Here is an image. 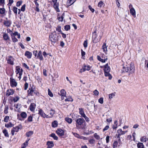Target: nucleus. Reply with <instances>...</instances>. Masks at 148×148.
Masks as SVG:
<instances>
[{
    "label": "nucleus",
    "instance_id": "nucleus-49",
    "mask_svg": "<svg viewBox=\"0 0 148 148\" xmlns=\"http://www.w3.org/2000/svg\"><path fill=\"white\" fill-rule=\"evenodd\" d=\"M48 95L51 97H52L53 96V95L49 89H48Z\"/></svg>",
    "mask_w": 148,
    "mask_h": 148
},
{
    "label": "nucleus",
    "instance_id": "nucleus-60",
    "mask_svg": "<svg viewBox=\"0 0 148 148\" xmlns=\"http://www.w3.org/2000/svg\"><path fill=\"white\" fill-rule=\"evenodd\" d=\"M118 144V142L117 141H114V142L113 143V147L115 148L117 147V145Z\"/></svg>",
    "mask_w": 148,
    "mask_h": 148
},
{
    "label": "nucleus",
    "instance_id": "nucleus-13",
    "mask_svg": "<svg viewBox=\"0 0 148 148\" xmlns=\"http://www.w3.org/2000/svg\"><path fill=\"white\" fill-rule=\"evenodd\" d=\"M14 58L11 56L9 57L8 60H7L8 63L11 65L14 64V62L13 61Z\"/></svg>",
    "mask_w": 148,
    "mask_h": 148
},
{
    "label": "nucleus",
    "instance_id": "nucleus-57",
    "mask_svg": "<svg viewBox=\"0 0 148 148\" xmlns=\"http://www.w3.org/2000/svg\"><path fill=\"white\" fill-rule=\"evenodd\" d=\"M9 3L7 4V5L9 6H11L14 2L13 0H8Z\"/></svg>",
    "mask_w": 148,
    "mask_h": 148
},
{
    "label": "nucleus",
    "instance_id": "nucleus-1",
    "mask_svg": "<svg viewBox=\"0 0 148 148\" xmlns=\"http://www.w3.org/2000/svg\"><path fill=\"white\" fill-rule=\"evenodd\" d=\"M135 71V68L134 64L132 63H131L130 65L126 66H123L121 70L122 73H132L134 72Z\"/></svg>",
    "mask_w": 148,
    "mask_h": 148
},
{
    "label": "nucleus",
    "instance_id": "nucleus-5",
    "mask_svg": "<svg viewBox=\"0 0 148 148\" xmlns=\"http://www.w3.org/2000/svg\"><path fill=\"white\" fill-rule=\"evenodd\" d=\"M58 0H52V2L54 3L53 7L58 12H60L59 8V4L57 2Z\"/></svg>",
    "mask_w": 148,
    "mask_h": 148
},
{
    "label": "nucleus",
    "instance_id": "nucleus-11",
    "mask_svg": "<svg viewBox=\"0 0 148 148\" xmlns=\"http://www.w3.org/2000/svg\"><path fill=\"white\" fill-rule=\"evenodd\" d=\"M14 92V91L12 89H8L6 92V95L7 96H9L10 95H12Z\"/></svg>",
    "mask_w": 148,
    "mask_h": 148
},
{
    "label": "nucleus",
    "instance_id": "nucleus-7",
    "mask_svg": "<svg viewBox=\"0 0 148 148\" xmlns=\"http://www.w3.org/2000/svg\"><path fill=\"white\" fill-rule=\"evenodd\" d=\"M57 134L60 136H62L64 135V132L63 130L61 129H58L56 130Z\"/></svg>",
    "mask_w": 148,
    "mask_h": 148
},
{
    "label": "nucleus",
    "instance_id": "nucleus-43",
    "mask_svg": "<svg viewBox=\"0 0 148 148\" xmlns=\"http://www.w3.org/2000/svg\"><path fill=\"white\" fill-rule=\"evenodd\" d=\"M18 8L15 7H13L12 10L15 15L17 14Z\"/></svg>",
    "mask_w": 148,
    "mask_h": 148
},
{
    "label": "nucleus",
    "instance_id": "nucleus-6",
    "mask_svg": "<svg viewBox=\"0 0 148 148\" xmlns=\"http://www.w3.org/2000/svg\"><path fill=\"white\" fill-rule=\"evenodd\" d=\"M10 84L12 87H16L17 85V83L14 79L10 77Z\"/></svg>",
    "mask_w": 148,
    "mask_h": 148
},
{
    "label": "nucleus",
    "instance_id": "nucleus-29",
    "mask_svg": "<svg viewBox=\"0 0 148 148\" xmlns=\"http://www.w3.org/2000/svg\"><path fill=\"white\" fill-rule=\"evenodd\" d=\"M83 66L85 69L86 71H89L90 69V68L91 67L89 65L86 66L85 64H84Z\"/></svg>",
    "mask_w": 148,
    "mask_h": 148
},
{
    "label": "nucleus",
    "instance_id": "nucleus-12",
    "mask_svg": "<svg viewBox=\"0 0 148 148\" xmlns=\"http://www.w3.org/2000/svg\"><path fill=\"white\" fill-rule=\"evenodd\" d=\"M36 58L39 59L41 60H42L43 59L42 54V52L41 51H40L38 52Z\"/></svg>",
    "mask_w": 148,
    "mask_h": 148
},
{
    "label": "nucleus",
    "instance_id": "nucleus-4",
    "mask_svg": "<svg viewBox=\"0 0 148 148\" xmlns=\"http://www.w3.org/2000/svg\"><path fill=\"white\" fill-rule=\"evenodd\" d=\"M50 40L52 42V44H54L55 43L58 41V36L55 33L51 34L49 36Z\"/></svg>",
    "mask_w": 148,
    "mask_h": 148
},
{
    "label": "nucleus",
    "instance_id": "nucleus-27",
    "mask_svg": "<svg viewBox=\"0 0 148 148\" xmlns=\"http://www.w3.org/2000/svg\"><path fill=\"white\" fill-rule=\"evenodd\" d=\"M21 116L24 119L26 118L27 116V114L25 112H22L20 114Z\"/></svg>",
    "mask_w": 148,
    "mask_h": 148
},
{
    "label": "nucleus",
    "instance_id": "nucleus-26",
    "mask_svg": "<svg viewBox=\"0 0 148 148\" xmlns=\"http://www.w3.org/2000/svg\"><path fill=\"white\" fill-rule=\"evenodd\" d=\"M14 124H12L11 122H9L8 123L5 124V127H11L14 126Z\"/></svg>",
    "mask_w": 148,
    "mask_h": 148
},
{
    "label": "nucleus",
    "instance_id": "nucleus-24",
    "mask_svg": "<svg viewBox=\"0 0 148 148\" xmlns=\"http://www.w3.org/2000/svg\"><path fill=\"white\" fill-rule=\"evenodd\" d=\"M49 136L53 138L55 140H57L58 139V137L54 133H52Z\"/></svg>",
    "mask_w": 148,
    "mask_h": 148
},
{
    "label": "nucleus",
    "instance_id": "nucleus-44",
    "mask_svg": "<svg viewBox=\"0 0 148 148\" xmlns=\"http://www.w3.org/2000/svg\"><path fill=\"white\" fill-rule=\"evenodd\" d=\"M66 101H73V99L72 98L71 96L67 98L65 100Z\"/></svg>",
    "mask_w": 148,
    "mask_h": 148
},
{
    "label": "nucleus",
    "instance_id": "nucleus-64",
    "mask_svg": "<svg viewBox=\"0 0 148 148\" xmlns=\"http://www.w3.org/2000/svg\"><path fill=\"white\" fill-rule=\"evenodd\" d=\"M28 83L26 82L24 85V89L25 90H26L28 87Z\"/></svg>",
    "mask_w": 148,
    "mask_h": 148
},
{
    "label": "nucleus",
    "instance_id": "nucleus-15",
    "mask_svg": "<svg viewBox=\"0 0 148 148\" xmlns=\"http://www.w3.org/2000/svg\"><path fill=\"white\" fill-rule=\"evenodd\" d=\"M97 34H94L92 36V42L94 43H96L98 41V40L97 38Z\"/></svg>",
    "mask_w": 148,
    "mask_h": 148
},
{
    "label": "nucleus",
    "instance_id": "nucleus-54",
    "mask_svg": "<svg viewBox=\"0 0 148 148\" xmlns=\"http://www.w3.org/2000/svg\"><path fill=\"white\" fill-rule=\"evenodd\" d=\"M33 117L32 116L30 115L28 116L27 118V121L29 122H31L33 121Z\"/></svg>",
    "mask_w": 148,
    "mask_h": 148
},
{
    "label": "nucleus",
    "instance_id": "nucleus-59",
    "mask_svg": "<svg viewBox=\"0 0 148 148\" xmlns=\"http://www.w3.org/2000/svg\"><path fill=\"white\" fill-rule=\"evenodd\" d=\"M9 119V117L8 116H6L4 118V121L5 122H7Z\"/></svg>",
    "mask_w": 148,
    "mask_h": 148
},
{
    "label": "nucleus",
    "instance_id": "nucleus-28",
    "mask_svg": "<svg viewBox=\"0 0 148 148\" xmlns=\"http://www.w3.org/2000/svg\"><path fill=\"white\" fill-rule=\"evenodd\" d=\"M65 120L66 122L70 124L73 121L72 119L69 117H66L65 118Z\"/></svg>",
    "mask_w": 148,
    "mask_h": 148
},
{
    "label": "nucleus",
    "instance_id": "nucleus-3",
    "mask_svg": "<svg viewBox=\"0 0 148 148\" xmlns=\"http://www.w3.org/2000/svg\"><path fill=\"white\" fill-rule=\"evenodd\" d=\"M30 87L29 88V90L27 91L28 95L33 96L35 95L36 96H38L39 93L37 90H35V87H33V86L31 87V85H30Z\"/></svg>",
    "mask_w": 148,
    "mask_h": 148
},
{
    "label": "nucleus",
    "instance_id": "nucleus-16",
    "mask_svg": "<svg viewBox=\"0 0 148 148\" xmlns=\"http://www.w3.org/2000/svg\"><path fill=\"white\" fill-rule=\"evenodd\" d=\"M58 94L61 97H65L66 92L64 90L62 89L60 90V93L58 92Z\"/></svg>",
    "mask_w": 148,
    "mask_h": 148
},
{
    "label": "nucleus",
    "instance_id": "nucleus-9",
    "mask_svg": "<svg viewBox=\"0 0 148 148\" xmlns=\"http://www.w3.org/2000/svg\"><path fill=\"white\" fill-rule=\"evenodd\" d=\"M46 145L48 146L47 147L48 148H52L54 146L53 142L52 141H48Z\"/></svg>",
    "mask_w": 148,
    "mask_h": 148
},
{
    "label": "nucleus",
    "instance_id": "nucleus-33",
    "mask_svg": "<svg viewBox=\"0 0 148 148\" xmlns=\"http://www.w3.org/2000/svg\"><path fill=\"white\" fill-rule=\"evenodd\" d=\"M123 131L121 129H119L117 131V133L120 136L124 135Z\"/></svg>",
    "mask_w": 148,
    "mask_h": 148
},
{
    "label": "nucleus",
    "instance_id": "nucleus-2",
    "mask_svg": "<svg viewBox=\"0 0 148 148\" xmlns=\"http://www.w3.org/2000/svg\"><path fill=\"white\" fill-rule=\"evenodd\" d=\"M75 121L76 127L77 129H83L85 128L86 122L84 119L78 118Z\"/></svg>",
    "mask_w": 148,
    "mask_h": 148
},
{
    "label": "nucleus",
    "instance_id": "nucleus-58",
    "mask_svg": "<svg viewBox=\"0 0 148 148\" xmlns=\"http://www.w3.org/2000/svg\"><path fill=\"white\" fill-rule=\"evenodd\" d=\"M103 4V1H101L98 3V6L99 7L101 8Z\"/></svg>",
    "mask_w": 148,
    "mask_h": 148
},
{
    "label": "nucleus",
    "instance_id": "nucleus-34",
    "mask_svg": "<svg viewBox=\"0 0 148 148\" xmlns=\"http://www.w3.org/2000/svg\"><path fill=\"white\" fill-rule=\"evenodd\" d=\"M11 36L13 42H15L18 41V40L15 36H13L12 35H11Z\"/></svg>",
    "mask_w": 148,
    "mask_h": 148
},
{
    "label": "nucleus",
    "instance_id": "nucleus-42",
    "mask_svg": "<svg viewBox=\"0 0 148 148\" xmlns=\"http://www.w3.org/2000/svg\"><path fill=\"white\" fill-rule=\"evenodd\" d=\"M55 113V111L54 110H53L52 109H51L50 110V112L49 113V114L50 115V116L51 117Z\"/></svg>",
    "mask_w": 148,
    "mask_h": 148
},
{
    "label": "nucleus",
    "instance_id": "nucleus-50",
    "mask_svg": "<svg viewBox=\"0 0 148 148\" xmlns=\"http://www.w3.org/2000/svg\"><path fill=\"white\" fill-rule=\"evenodd\" d=\"M22 1H17L16 3V6L17 7H19L22 4Z\"/></svg>",
    "mask_w": 148,
    "mask_h": 148
},
{
    "label": "nucleus",
    "instance_id": "nucleus-55",
    "mask_svg": "<svg viewBox=\"0 0 148 148\" xmlns=\"http://www.w3.org/2000/svg\"><path fill=\"white\" fill-rule=\"evenodd\" d=\"M98 102L101 104H103V97H101L98 100Z\"/></svg>",
    "mask_w": 148,
    "mask_h": 148
},
{
    "label": "nucleus",
    "instance_id": "nucleus-8",
    "mask_svg": "<svg viewBox=\"0 0 148 148\" xmlns=\"http://www.w3.org/2000/svg\"><path fill=\"white\" fill-rule=\"evenodd\" d=\"M16 74L19 73V75H21L22 74L23 70L22 69H21L19 67L17 66L16 67Z\"/></svg>",
    "mask_w": 148,
    "mask_h": 148
},
{
    "label": "nucleus",
    "instance_id": "nucleus-18",
    "mask_svg": "<svg viewBox=\"0 0 148 148\" xmlns=\"http://www.w3.org/2000/svg\"><path fill=\"white\" fill-rule=\"evenodd\" d=\"M104 72H109L110 71V68L108 66V63L106 64L104 66Z\"/></svg>",
    "mask_w": 148,
    "mask_h": 148
},
{
    "label": "nucleus",
    "instance_id": "nucleus-35",
    "mask_svg": "<svg viewBox=\"0 0 148 148\" xmlns=\"http://www.w3.org/2000/svg\"><path fill=\"white\" fill-rule=\"evenodd\" d=\"M58 125V122L57 121H54L52 123V127H56Z\"/></svg>",
    "mask_w": 148,
    "mask_h": 148
},
{
    "label": "nucleus",
    "instance_id": "nucleus-56",
    "mask_svg": "<svg viewBox=\"0 0 148 148\" xmlns=\"http://www.w3.org/2000/svg\"><path fill=\"white\" fill-rule=\"evenodd\" d=\"M95 140L94 139H91L89 140V142L90 144H94Z\"/></svg>",
    "mask_w": 148,
    "mask_h": 148
},
{
    "label": "nucleus",
    "instance_id": "nucleus-46",
    "mask_svg": "<svg viewBox=\"0 0 148 148\" xmlns=\"http://www.w3.org/2000/svg\"><path fill=\"white\" fill-rule=\"evenodd\" d=\"M64 29L66 31H68L70 29V26L69 25H66L64 26Z\"/></svg>",
    "mask_w": 148,
    "mask_h": 148
},
{
    "label": "nucleus",
    "instance_id": "nucleus-17",
    "mask_svg": "<svg viewBox=\"0 0 148 148\" xmlns=\"http://www.w3.org/2000/svg\"><path fill=\"white\" fill-rule=\"evenodd\" d=\"M22 128V126L21 125H19L18 126L13 127L12 129L16 132H18L20 129Z\"/></svg>",
    "mask_w": 148,
    "mask_h": 148
},
{
    "label": "nucleus",
    "instance_id": "nucleus-19",
    "mask_svg": "<svg viewBox=\"0 0 148 148\" xmlns=\"http://www.w3.org/2000/svg\"><path fill=\"white\" fill-rule=\"evenodd\" d=\"M36 104L34 103H31L29 106V109L31 111H33L35 110Z\"/></svg>",
    "mask_w": 148,
    "mask_h": 148
},
{
    "label": "nucleus",
    "instance_id": "nucleus-40",
    "mask_svg": "<svg viewBox=\"0 0 148 148\" xmlns=\"http://www.w3.org/2000/svg\"><path fill=\"white\" fill-rule=\"evenodd\" d=\"M33 131H30L29 132L26 133V135L27 137H29L33 134Z\"/></svg>",
    "mask_w": 148,
    "mask_h": 148
},
{
    "label": "nucleus",
    "instance_id": "nucleus-36",
    "mask_svg": "<svg viewBox=\"0 0 148 148\" xmlns=\"http://www.w3.org/2000/svg\"><path fill=\"white\" fill-rule=\"evenodd\" d=\"M72 0H68L67 2V4L68 6H70L74 3V2L73 1L72 2Z\"/></svg>",
    "mask_w": 148,
    "mask_h": 148
},
{
    "label": "nucleus",
    "instance_id": "nucleus-62",
    "mask_svg": "<svg viewBox=\"0 0 148 148\" xmlns=\"http://www.w3.org/2000/svg\"><path fill=\"white\" fill-rule=\"evenodd\" d=\"M72 133L73 134V135L76 137L79 138L80 137L79 135L76 133H74V132H73Z\"/></svg>",
    "mask_w": 148,
    "mask_h": 148
},
{
    "label": "nucleus",
    "instance_id": "nucleus-10",
    "mask_svg": "<svg viewBox=\"0 0 148 148\" xmlns=\"http://www.w3.org/2000/svg\"><path fill=\"white\" fill-rule=\"evenodd\" d=\"M25 56L28 59H30L32 57V53L29 51H26L25 53Z\"/></svg>",
    "mask_w": 148,
    "mask_h": 148
},
{
    "label": "nucleus",
    "instance_id": "nucleus-32",
    "mask_svg": "<svg viewBox=\"0 0 148 148\" xmlns=\"http://www.w3.org/2000/svg\"><path fill=\"white\" fill-rule=\"evenodd\" d=\"M3 132L5 136L8 137H9V134L7 130L6 129L4 130L3 131Z\"/></svg>",
    "mask_w": 148,
    "mask_h": 148
},
{
    "label": "nucleus",
    "instance_id": "nucleus-41",
    "mask_svg": "<svg viewBox=\"0 0 148 148\" xmlns=\"http://www.w3.org/2000/svg\"><path fill=\"white\" fill-rule=\"evenodd\" d=\"M8 108L7 106H5V108L4 111V113L5 114H7L8 113Z\"/></svg>",
    "mask_w": 148,
    "mask_h": 148
},
{
    "label": "nucleus",
    "instance_id": "nucleus-22",
    "mask_svg": "<svg viewBox=\"0 0 148 148\" xmlns=\"http://www.w3.org/2000/svg\"><path fill=\"white\" fill-rule=\"evenodd\" d=\"M38 114H40L41 116L44 118H45V116L46 115V114L44 113V112L42 109H40L39 110Z\"/></svg>",
    "mask_w": 148,
    "mask_h": 148
},
{
    "label": "nucleus",
    "instance_id": "nucleus-48",
    "mask_svg": "<svg viewBox=\"0 0 148 148\" xmlns=\"http://www.w3.org/2000/svg\"><path fill=\"white\" fill-rule=\"evenodd\" d=\"M29 140H26V141L23 144L24 146L22 147L21 148H25L28 145V143Z\"/></svg>",
    "mask_w": 148,
    "mask_h": 148
},
{
    "label": "nucleus",
    "instance_id": "nucleus-63",
    "mask_svg": "<svg viewBox=\"0 0 148 148\" xmlns=\"http://www.w3.org/2000/svg\"><path fill=\"white\" fill-rule=\"evenodd\" d=\"M88 8L92 12H94L95 10L93 8H92L90 5H89L88 6Z\"/></svg>",
    "mask_w": 148,
    "mask_h": 148
},
{
    "label": "nucleus",
    "instance_id": "nucleus-38",
    "mask_svg": "<svg viewBox=\"0 0 148 148\" xmlns=\"http://www.w3.org/2000/svg\"><path fill=\"white\" fill-rule=\"evenodd\" d=\"M5 12V9L4 8H0V14H3Z\"/></svg>",
    "mask_w": 148,
    "mask_h": 148
},
{
    "label": "nucleus",
    "instance_id": "nucleus-30",
    "mask_svg": "<svg viewBox=\"0 0 148 148\" xmlns=\"http://www.w3.org/2000/svg\"><path fill=\"white\" fill-rule=\"evenodd\" d=\"M137 146L138 148H145L143 143H139L137 144Z\"/></svg>",
    "mask_w": 148,
    "mask_h": 148
},
{
    "label": "nucleus",
    "instance_id": "nucleus-25",
    "mask_svg": "<svg viewBox=\"0 0 148 148\" xmlns=\"http://www.w3.org/2000/svg\"><path fill=\"white\" fill-rule=\"evenodd\" d=\"M4 25L7 27H10V26L11 23L9 21H5L4 22Z\"/></svg>",
    "mask_w": 148,
    "mask_h": 148
},
{
    "label": "nucleus",
    "instance_id": "nucleus-61",
    "mask_svg": "<svg viewBox=\"0 0 148 148\" xmlns=\"http://www.w3.org/2000/svg\"><path fill=\"white\" fill-rule=\"evenodd\" d=\"M83 117H84L85 119V120L87 122H88L90 120L89 119L86 115L84 116Z\"/></svg>",
    "mask_w": 148,
    "mask_h": 148
},
{
    "label": "nucleus",
    "instance_id": "nucleus-21",
    "mask_svg": "<svg viewBox=\"0 0 148 148\" xmlns=\"http://www.w3.org/2000/svg\"><path fill=\"white\" fill-rule=\"evenodd\" d=\"M79 113L81 115L82 117H83L84 116H85V114L84 113V109L82 108H79Z\"/></svg>",
    "mask_w": 148,
    "mask_h": 148
},
{
    "label": "nucleus",
    "instance_id": "nucleus-31",
    "mask_svg": "<svg viewBox=\"0 0 148 148\" xmlns=\"http://www.w3.org/2000/svg\"><path fill=\"white\" fill-rule=\"evenodd\" d=\"M3 38L5 40H8L9 39V38L7 34L5 33L3 36Z\"/></svg>",
    "mask_w": 148,
    "mask_h": 148
},
{
    "label": "nucleus",
    "instance_id": "nucleus-47",
    "mask_svg": "<svg viewBox=\"0 0 148 148\" xmlns=\"http://www.w3.org/2000/svg\"><path fill=\"white\" fill-rule=\"evenodd\" d=\"M56 30L60 33L62 32L61 30V27L60 26L58 25V26L56 28Z\"/></svg>",
    "mask_w": 148,
    "mask_h": 148
},
{
    "label": "nucleus",
    "instance_id": "nucleus-51",
    "mask_svg": "<svg viewBox=\"0 0 148 148\" xmlns=\"http://www.w3.org/2000/svg\"><path fill=\"white\" fill-rule=\"evenodd\" d=\"M94 137L97 140H99L100 139L99 136L96 133H95L94 134Z\"/></svg>",
    "mask_w": 148,
    "mask_h": 148
},
{
    "label": "nucleus",
    "instance_id": "nucleus-20",
    "mask_svg": "<svg viewBox=\"0 0 148 148\" xmlns=\"http://www.w3.org/2000/svg\"><path fill=\"white\" fill-rule=\"evenodd\" d=\"M107 46L106 45V43H103V45L102 46V49L103 50V51L105 53H106L107 51Z\"/></svg>",
    "mask_w": 148,
    "mask_h": 148
},
{
    "label": "nucleus",
    "instance_id": "nucleus-14",
    "mask_svg": "<svg viewBox=\"0 0 148 148\" xmlns=\"http://www.w3.org/2000/svg\"><path fill=\"white\" fill-rule=\"evenodd\" d=\"M97 59L98 60L101 62L104 63L107 60L108 58L106 57V58H104V59H102L100 56H97Z\"/></svg>",
    "mask_w": 148,
    "mask_h": 148
},
{
    "label": "nucleus",
    "instance_id": "nucleus-52",
    "mask_svg": "<svg viewBox=\"0 0 148 148\" xmlns=\"http://www.w3.org/2000/svg\"><path fill=\"white\" fill-rule=\"evenodd\" d=\"M25 7H26V5L25 4H24L21 7V11L22 12H24L25 10Z\"/></svg>",
    "mask_w": 148,
    "mask_h": 148
},
{
    "label": "nucleus",
    "instance_id": "nucleus-39",
    "mask_svg": "<svg viewBox=\"0 0 148 148\" xmlns=\"http://www.w3.org/2000/svg\"><path fill=\"white\" fill-rule=\"evenodd\" d=\"M81 53L82 58L84 59H85L84 58L85 55L86 54V53L82 49L81 50Z\"/></svg>",
    "mask_w": 148,
    "mask_h": 148
},
{
    "label": "nucleus",
    "instance_id": "nucleus-23",
    "mask_svg": "<svg viewBox=\"0 0 148 148\" xmlns=\"http://www.w3.org/2000/svg\"><path fill=\"white\" fill-rule=\"evenodd\" d=\"M130 13L132 16H135L136 12L135 9L134 8H131L130 9Z\"/></svg>",
    "mask_w": 148,
    "mask_h": 148
},
{
    "label": "nucleus",
    "instance_id": "nucleus-45",
    "mask_svg": "<svg viewBox=\"0 0 148 148\" xmlns=\"http://www.w3.org/2000/svg\"><path fill=\"white\" fill-rule=\"evenodd\" d=\"M147 138L145 136L142 137L140 138V141L141 142H146L147 140Z\"/></svg>",
    "mask_w": 148,
    "mask_h": 148
},
{
    "label": "nucleus",
    "instance_id": "nucleus-37",
    "mask_svg": "<svg viewBox=\"0 0 148 148\" xmlns=\"http://www.w3.org/2000/svg\"><path fill=\"white\" fill-rule=\"evenodd\" d=\"M64 13H63L62 14L61 17H59L58 18V20L61 22L63 21V20L64 16Z\"/></svg>",
    "mask_w": 148,
    "mask_h": 148
},
{
    "label": "nucleus",
    "instance_id": "nucleus-53",
    "mask_svg": "<svg viewBox=\"0 0 148 148\" xmlns=\"http://www.w3.org/2000/svg\"><path fill=\"white\" fill-rule=\"evenodd\" d=\"M83 46L84 48H86L88 46V42L87 40H85L83 44Z\"/></svg>",
    "mask_w": 148,
    "mask_h": 148
}]
</instances>
